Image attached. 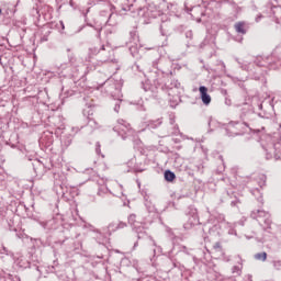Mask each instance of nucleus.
<instances>
[{
    "instance_id": "obj_1",
    "label": "nucleus",
    "mask_w": 281,
    "mask_h": 281,
    "mask_svg": "<svg viewBox=\"0 0 281 281\" xmlns=\"http://www.w3.org/2000/svg\"><path fill=\"white\" fill-rule=\"evenodd\" d=\"M199 91H200V95L203 104H206V105L210 104V102H212V97L207 94V88L205 86H201L199 88Z\"/></svg>"
},
{
    "instance_id": "obj_2",
    "label": "nucleus",
    "mask_w": 281,
    "mask_h": 281,
    "mask_svg": "<svg viewBox=\"0 0 281 281\" xmlns=\"http://www.w3.org/2000/svg\"><path fill=\"white\" fill-rule=\"evenodd\" d=\"M98 54L100 55V58L103 63H106L108 60H111V49H108L103 46L99 49Z\"/></svg>"
},
{
    "instance_id": "obj_3",
    "label": "nucleus",
    "mask_w": 281,
    "mask_h": 281,
    "mask_svg": "<svg viewBox=\"0 0 281 281\" xmlns=\"http://www.w3.org/2000/svg\"><path fill=\"white\" fill-rule=\"evenodd\" d=\"M251 216H252V218L266 217L265 223H269V214L267 212H265V211H260V210L254 211L251 213Z\"/></svg>"
},
{
    "instance_id": "obj_4",
    "label": "nucleus",
    "mask_w": 281,
    "mask_h": 281,
    "mask_svg": "<svg viewBox=\"0 0 281 281\" xmlns=\"http://www.w3.org/2000/svg\"><path fill=\"white\" fill-rule=\"evenodd\" d=\"M113 225H116V227L113 228ZM124 227H126V223H124V222H112L108 226V229H112V232H116V229H124Z\"/></svg>"
},
{
    "instance_id": "obj_5",
    "label": "nucleus",
    "mask_w": 281,
    "mask_h": 281,
    "mask_svg": "<svg viewBox=\"0 0 281 281\" xmlns=\"http://www.w3.org/2000/svg\"><path fill=\"white\" fill-rule=\"evenodd\" d=\"M235 30L238 34H247V31L245 30V22H237L235 24Z\"/></svg>"
},
{
    "instance_id": "obj_6",
    "label": "nucleus",
    "mask_w": 281,
    "mask_h": 281,
    "mask_svg": "<svg viewBox=\"0 0 281 281\" xmlns=\"http://www.w3.org/2000/svg\"><path fill=\"white\" fill-rule=\"evenodd\" d=\"M88 126H90V128H92L93 131H95V128H100V125H98V122L94 121V119L91 116H88Z\"/></svg>"
},
{
    "instance_id": "obj_7",
    "label": "nucleus",
    "mask_w": 281,
    "mask_h": 281,
    "mask_svg": "<svg viewBox=\"0 0 281 281\" xmlns=\"http://www.w3.org/2000/svg\"><path fill=\"white\" fill-rule=\"evenodd\" d=\"M274 159L281 160V144L280 143L274 144Z\"/></svg>"
},
{
    "instance_id": "obj_8",
    "label": "nucleus",
    "mask_w": 281,
    "mask_h": 281,
    "mask_svg": "<svg viewBox=\"0 0 281 281\" xmlns=\"http://www.w3.org/2000/svg\"><path fill=\"white\" fill-rule=\"evenodd\" d=\"M165 179L166 181H175V179H177V176L175 175V172L167 170L165 171Z\"/></svg>"
},
{
    "instance_id": "obj_9",
    "label": "nucleus",
    "mask_w": 281,
    "mask_h": 281,
    "mask_svg": "<svg viewBox=\"0 0 281 281\" xmlns=\"http://www.w3.org/2000/svg\"><path fill=\"white\" fill-rule=\"evenodd\" d=\"M255 260H261L265 262L267 260V252H258L255 255Z\"/></svg>"
},
{
    "instance_id": "obj_10",
    "label": "nucleus",
    "mask_w": 281,
    "mask_h": 281,
    "mask_svg": "<svg viewBox=\"0 0 281 281\" xmlns=\"http://www.w3.org/2000/svg\"><path fill=\"white\" fill-rule=\"evenodd\" d=\"M137 218L136 214H132L128 216V223L130 225H134L135 226V220Z\"/></svg>"
},
{
    "instance_id": "obj_11",
    "label": "nucleus",
    "mask_w": 281,
    "mask_h": 281,
    "mask_svg": "<svg viewBox=\"0 0 281 281\" xmlns=\"http://www.w3.org/2000/svg\"><path fill=\"white\" fill-rule=\"evenodd\" d=\"M221 241H216L214 245H213V249H221Z\"/></svg>"
},
{
    "instance_id": "obj_12",
    "label": "nucleus",
    "mask_w": 281,
    "mask_h": 281,
    "mask_svg": "<svg viewBox=\"0 0 281 281\" xmlns=\"http://www.w3.org/2000/svg\"><path fill=\"white\" fill-rule=\"evenodd\" d=\"M116 128H119V131H124V124L119 122V126H116Z\"/></svg>"
},
{
    "instance_id": "obj_13",
    "label": "nucleus",
    "mask_w": 281,
    "mask_h": 281,
    "mask_svg": "<svg viewBox=\"0 0 281 281\" xmlns=\"http://www.w3.org/2000/svg\"><path fill=\"white\" fill-rule=\"evenodd\" d=\"M115 227H117V225H113L112 228H109L111 232H113V229H115Z\"/></svg>"
},
{
    "instance_id": "obj_14",
    "label": "nucleus",
    "mask_w": 281,
    "mask_h": 281,
    "mask_svg": "<svg viewBox=\"0 0 281 281\" xmlns=\"http://www.w3.org/2000/svg\"><path fill=\"white\" fill-rule=\"evenodd\" d=\"M60 25H61L63 30H65V24L63 22H60Z\"/></svg>"
},
{
    "instance_id": "obj_15",
    "label": "nucleus",
    "mask_w": 281,
    "mask_h": 281,
    "mask_svg": "<svg viewBox=\"0 0 281 281\" xmlns=\"http://www.w3.org/2000/svg\"><path fill=\"white\" fill-rule=\"evenodd\" d=\"M2 10L0 9V14H1Z\"/></svg>"
}]
</instances>
